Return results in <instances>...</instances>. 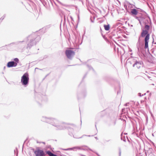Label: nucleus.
I'll return each instance as SVG.
<instances>
[{"label": "nucleus", "instance_id": "1", "mask_svg": "<svg viewBox=\"0 0 156 156\" xmlns=\"http://www.w3.org/2000/svg\"><path fill=\"white\" fill-rule=\"evenodd\" d=\"M146 35L145 39V48H148V43L150 38V34H148V31L147 30H143L141 34L142 37H144Z\"/></svg>", "mask_w": 156, "mask_h": 156}, {"label": "nucleus", "instance_id": "2", "mask_svg": "<svg viewBox=\"0 0 156 156\" xmlns=\"http://www.w3.org/2000/svg\"><path fill=\"white\" fill-rule=\"evenodd\" d=\"M29 80V75L27 73H24L21 77V82L23 85H26Z\"/></svg>", "mask_w": 156, "mask_h": 156}, {"label": "nucleus", "instance_id": "3", "mask_svg": "<svg viewBox=\"0 0 156 156\" xmlns=\"http://www.w3.org/2000/svg\"><path fill=\"white\" fill-rule=\"evenodd\" d=\"M36 156H45V154L44 151L38 149L34 152Z\"/></svg>", "mask_w": 156, "mask_h": 156}, {"label": "nucleus", "instance_id": "4", "mask_svg": "<svg viewBox=\"0 0 156 156\" xmlns=\"http://www.w3.org/2000/svg\"><path fill=\"white\" fill-rule=\"evenodd\" d=\"M17 65V63L13 61L9 62L7 64V66L8 67H15Z\"/></svg>", "mask_w": 156, "mask_h": 156}, {"label": "nucleus", "instance_id": "5", "mask_svg": "<svg viewBox=\"0 0 156 156\" xmlns=\"http://www.w3.org/2000/svg\"><path fill=\"white\" fill-rule=\"evenodd\" d=\"M142 66V64L141 63L139 62H136L133 65V67H136L138 69L140 68Z\"/></svg>", "mask_w": 156, "mask_h": 156}, {"label": "nucleus", "instance_id": "6", "mask_svg": "<svg viewBox=\"0 0 156 156\" xmlns=\"http://www.w3.org/2000/svg\"><path fill=\"white\" fill-rule=\"evenodd\" d=\"M69 59L70 58V57H71L74 56V52L71 50H69Z\"/></svg>", "mask_w": 156, "mask_h": 156}, {"label": "nucleus", "instance_id": "7", "mask_svg": "<svg viewBox=\"0 0 156 156\" xmlns=\"http://www.w3.org/2000/svg\"><path fill=\"white\" fill-rule=\"evenodd\" d=\"M131 12L133 14L136 15L137 14V11L135 9H133L131 10Z\"/></svg>", "mask_w": 156, "mask_h": 156}, {"label": "nucleus", "instance_id": "8", "mask_svg": "<svg viewBox=\"0 0 156 156\" xmlns=\"http://www.w3.org/2000/svg\"><path fill=\"white\" fill-rule=\"evenodd\" d=\"M46 153L48 154L49 156H56V155L53 154L49 151H47L46 152Z\"/></svg>", "mask_w": 156, "mask_h": 156}, {"label": "nucleus", "instance_id": "9", "mask_svg": "<svg viewBox=\"0 0 156 156\" xmlns=\"http://www.w3.org/2000/svg\"><path fill=\"white\" fill-rule=\"evenodd\" d=\"M104 27L105 28V29L106 30H108L110 28L109 25H104Z\"/></svg>", "mask_w": 156, "mask_h": 156}, {"label": "nucleus", "instance_id": "10", "mask_svg": "<svg viewBox=\"0 0 156 156\" xmlns=\"http://www.w3.org/2000/svg\"><path fill=\"white\" fill-rule=\"evenodd\" d=\"M149 28V27L147 25H146L145 26V30H147V31L148 30Z\"/></svg>", "mask_w": 156, "mask_h": 156}, {"label": "nucleus", "instance_id": "11", "mask_svg": "<svg viewBox=\"0 0 156 156\" xmlns=\"http://www.w3.org/2000/svg\"><path fill=\"white\" fill-rule=\"evenodd\" d=\"M14 60L16 62H16L17 63H18L19 61V60L17 58H15Z\"/></svg>", "mask_w": 156, "mask_h": 156}, {"label": "nucleus", "instance_id": "12", "mask_svg": "<svg viewBox=\"0 0 156 156\" xmlns=\"http://www.w3.org/2000/svg\"><path fill=\"white\" fill-rule=\"evenodd\" d=\"M66 54L67 57H68V51L67 50L66 51Z\"/></svg>", "mask_w": 156, "mask_h": 156}, {"label": "nucleus", "instance_id": "13", "mask_svg": "<svg viewBox=\"0 0 156 156\" xmlns=\"http://www.w3.org/2000/svg\"><path fill=\"white\" fill-rule=\"evenodd\" d=\"M72 149V148H69V150H71Z\"/></svg>", "mask_w": 156, "mask_h": 156}, {"label": "nucleus", "instance_id": "14", "mask_svg": "<svg viewBox=\"0 0 156 156\" xmlns=\"http://www.w3.org/2000/svg\"><path fill=\"white\" fill-rule=\"evenodd\" d=\"M77 148H78V149H80V148L79 147H77Z\"/></svg>", "mask_w": 156, "mask_h": 156}]
</instances>
